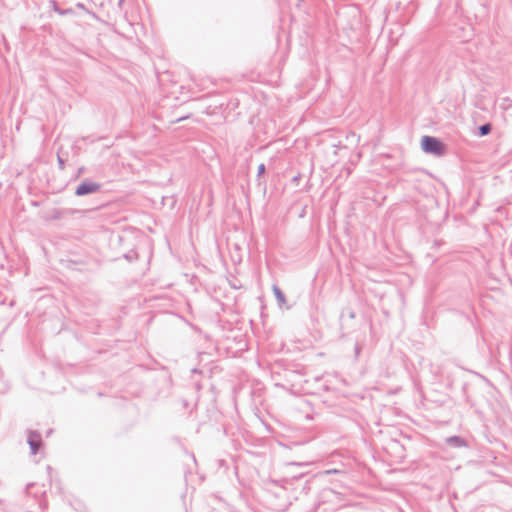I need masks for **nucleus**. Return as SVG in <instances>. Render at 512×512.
I'll return each instance as SVG.
<instances>
[{"label":"nucleus","mask_w":512,"mask_h":512,"mask_svg":"<svg viewBox=\"0 0 512 512\" xmlns=\"http://www.w3.org/2000/svg\"><path fill=\"white\" fill-rule=\"evenodd\" d=\"M423 151L434 155H442L444 153V146L441 141L435 137L423 136L421 141Z\"/></svg>","instance_id":"f257e3e1"},{"label":"nucleus","mask_w":512,"mask_h":512,"mask_svg":"<svg viewBox=\"0 0 512 512\" xmlns=\"http://www.w3.org/2000/svg\"><path fill=\"white\" fill-rule=\"evenodd\" d=\"M101 189V184L89 180L81 182L75 191L77 196H84L87 194L96 193Z\"/></svg>","instance_id":"f03ea898"},{"label":"nucleus","mask_w":512,"mask_h":512,"mask_svg":"<svg viewBox=\"0 0 512 512\" xmlns=\"http://www.w3.org/2000/svg\"><path fill=\"white\" fill-rule=\"evenodd\" d=\"M28 444L33 455H36L42 445L41 435L37 431H28Z\"/></svg>","instance_id":"7ed1b4c3"},{"label":"nucleus","mask_w":512,"mask_h":512,"mask_svg":"<svg viewBox=\"0 0 512 512\" xmlns=\"http://www.w3.org/2000/svg\"><path fill=\"white\" fill-rule=\"evenodd\" d=\"M272 291H273V294H274L275 298L277 299L279 305L282 306L283 304H285V302H286L285 295L283 294L282 290L277 285L272 286Z\"/></svg>","instance_id":"20e7f679"},{"label":"nucleus","mask_w":512,"mask_h":512,"mask_svg":"<svg viewBox=\"0 0 512 512\" xmlns=\"http://www.w3.org/2000/svg\"><path fill=\"white\" fill-rule=\"evenodd\" d=\"M446 443L454 447H463L466 445L465 441L460 436L448 437Z\"/></svg>","instance_id":"39448f33"},{"label":"nucleus","mask_w":512,"mask_h":512,"mask_svg":"<svg viewBox=\"0 0 512 512\" xmlns=\"http://www.w3.org/2000/svg\"><path fill=\"white\" fill-rule=\"evenodd\" d=\"M491 131V125L490 124H484L479 127V134L480 136H485L489 134Z\"/></svg>","instance_id":"423d86ee"},{"label":"nucleus","mask_w":512,"mask_h":512,"mask_svg":"<svg viewBox=\"0 0 512 512\" xmlns=\"http://www.w3.org/2000/svg\"><path fill=\"white\" fill-rule=\"evenodd\" d=\"M264 173H265V165L263 163H261L257 169V176H261Z\"/></svg>","instance_id":"0eeeda50"},{"label":"nucleus","mask_w":512,"mask_h":512,"mask_svg":"<svg viewBox=\"0 0 512 512\" xmlns=\"http://www.w3.org/2000/svg\"><path fill=\"white\" fill-rule=\"evenodd\" d=\"M55 11H57L59 14H62V15L70 12V10L62 11V10H59L58 8H56V7H55Z\"/></svg>","instance_id":"6e6552de"},{"label":"nucleus","mask_w":512,"mask_h":512,"mask_svg":"<svg viewBox=\"0 0 512 512\" xmlns=\"http://www.w3.org/2000/svg\"><path fill=\"white\" fill-rule=\"evenodd\" d=\"M58 162H59L60 166L63 167L64 161L60 157H58Z\"/></svg>","instance_id":"1a4fd4ad"},{"label":"nucleus","mask_w":512,"mask_h":512,"mask_svg":"<svg viewBox=\"0 0 512 512\" xmlns=\"http://www.w3.org/2000/svg\"><path fill=\"white\" fill-rule=\"evenodd\" d=\"M336 472H338V471L334 469V470H327L325 473L330 474V473H336Z\"/></svg>","instance_id":"9d476101"},{"label":"nucleus","mask_w":512,"mask_h":512,"mask_svg":"<svg viewBox=\"0 0 512 512\" xmlns=\"http://www.w3.org/2000/svg\"><path fill=\"white\" fill-rule=\"evenodd\" d=\"M349 316H350V318H352V319H353V318H355V313H354V312H351Z\"/></svg>","instance_id":"9b49d317"}]
</instances>
